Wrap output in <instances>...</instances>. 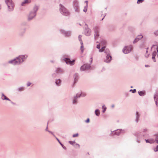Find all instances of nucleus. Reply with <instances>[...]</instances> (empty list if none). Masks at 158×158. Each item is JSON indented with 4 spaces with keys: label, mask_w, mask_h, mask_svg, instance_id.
Wrapping results in <instances>:
<instances>
[{
    "label": "nucleus",
    "mask_w": 158,
    "mask_h": 158,
    "mask_svg": "<svg viewBox=\"0 0 158 158\" xmlns=\"http://www.w3.org/2000/svg\"><path fill=\"white\" fill-rule=\"evenodd\" d=\"M24 57L23 56H19L14 60L9 61V63H12L14 64H19L23 61Z\"/></svg>",
    "instance_id": "obj_1"
},
{
    "label": "nucleus",
    "mask_w": 158,
    "mask_h": 158,
    "mask_svg": "<svg viewBox=\"0 0 158 158\" xmlns=\"http://www.w3.org/2000/svg\"><path fill=\"white\" fill-rule=\"evenodd\" d=\"M5 2L7 5L9 10L10 11L13 10L14 7V5L12 0H5Z\"/></svg>",
    "instance_id": "obj_2"
},
{
    "label": "nucleus",
    "mask_w": 158,
    "mask_h": 158,
    "mask_svg": "<svg viewBox=\"0 0 158 158\" xmlns=\"http://www.w3.org/2000/svg\"><path fill=\"white\" fill-rule=\"evenodd\" d=\"M34 11L33 12H31L29 15L28 18V19L29 20L31 19L35 15V12L37 10L38 7L37 6H35L34 7Z\"/></svg>",
    "instance_id": "obj_3"
},
{
    "label": "nucleus",
    "mask_w": 158,
    "mask_h": 158,
    "mask_svg": "<svg viewBox=\"0 0 158 158\" xmlns=\"http://www.w3.org/2000/svg\"><path fill=\"white\" fill-rule=\"evenodd\" d=\"M132 49V47L131 46H129L125 47L124 48L123 50V52L127 54L129 53Z\"/></svg>",
    "instance_id": "obj_4"
},
{
    "label": "nucleus",
    "mask_w": 158,
    "mask_h": 158,
    "mask_svg": "<svg viewBox=\"0 0 158 158\" xmlns=\"http://www.w3.org/2000/svg\"><path fill=\"white\" fill-rule=\"evenodd\" d=\"M60 9L61 13L64 15L67 16L69 15V12L68 10L63 6H61Z\"/></svg>",
    "instance_id": "obj_5"
},
{
    "label": "nucleus",
    "mask_w": 158,
    "mask_h": 158,
    "mask_svg": "<svg viewBox=\"0 0 158 158\" xmlns=\"http://www.w3.org/2000/svg\"><path fill=\"white\" fill-rule=\"evenodd\" d=\"M64 60L67 64H69L71 65H73L74 64L75 60L71 61L70 59L66 58Z\"/></svg>",
    "instance_id": "obj_6"
},
{
    "label": "nucleus",
    "mask_w": 158,
    "mask_h": 158,
    "mask_svg": "<svg viewBox=\"0 0 158 158\" xmlns=\"http://www.w3.org/2000/svg\"><path fill=\"white\" fill-rule=\"evenodd\" d=\"M90 68V66L89 65L85 64L81 67V70L83 71L86 69H89Z\"/></svg>",
    "instance_id": "obj_7"
},
{
    "label": "nucleus",
    "mask_w": 158,
    "mask_h": 158,
    "mask_svg": "<svg viewBox=\"0 0 158 158\" xmlns=\"http://www.w3.org/2000/svg\"><path fill=\"white\" fill-rule=\"evenodd\" d=\"M112 60V57L109 55H107L106 56V59H105L104 61L106 63L109 62Z\"/></svg>",
    "instance_id": "obj_8"
},
{
    "label": "nucleus",
    "mask_w": 158,
    "mask_h": 158,
    "mask_svg": "<svg viewBox=\"0 0 158 158\" xmlns=\"http://www.w3.org/2000/svg\"><path fill=\"white\" fill-rule=\"evenodd\" d=\"M154 99L156 105H158V94L156 93L154 96Z\"/></svg>",
    "instance_id": "obj_9"
},
{
    "label": "nucleus",
    "mask_w": 158,
    "mask_h": 158,
    "mask_svg": "<svg viewBox=\"0 0 158 158\" xmlns=\"http://www.w3.org/2000/svg\"><path fill=\"white\" fill-rule=\"evenodd\" d=\"M143 37V36L142 35H139L138 36V37L133 42L134 43H135L137 42L139 39L142 38Z\"/></svg>",
    "instance_id": "obj_10"
},
{
    "label": "nucleus",
    "mask_w": 158,
    "mask_h": 158,
    "mask_svg": "<svg viewBox=\"0 0 158 158\" xmlns=\"http://www.w3.org/2000/svg\"><path fill=\"white\" fill-rule=\"evenodd\" d=\"M85 33L86 35H89L90 33V30L88 28H86L85 30Z\"/></svg>",
    "instance_id": "obj_11"
},
{
    "label": "nucleus",
    "mask_w": 158,
    "mask_h": 158,
    "mask_svg": "<svg viewBox=\"0 0 158 158\" xmlns=\"http://www.w3.org/2000/svg\"><path fill=\"white\" fill-rule=\"evenodd\" d=\"M31 2V0H25L22 2L21 5L22 6H23L25 4L29 3H30Z\"/></svg>",
    "instance_id": "obj_12"
},
{
    "label": "nucleus",
    "mask_w": 158,
    "mask_h": 158,
    "mask_svg": "<svg viewBox=\"0 0 158 158\" xmlns=\"http://www.w3.org/2000/svg\"><path fill=\"white\" fill-rule=\"evenodd\" d=\"M80 96V95H77L76 97H74L73 101V104H76L77 102V98L78 97H79Z\"/></svg>",
    "instance_id": "obj_13"
},
{
    "label": "nucleus",
    "mask_w": 158,
    "mask_h": 158,
    "mask_svg": "<svg viewBox=\"0 0 158 158\" xmlns=\"http://www.w3.org/2000/svg\"><path fill=\"white\" fill-rule=\"evenodd\" d=\"M2 98L3 100H6L10 101V100L8 98H7L5 95H4L3 94H2Z\"/></svg>",
    "instance_id": "obj_14"
},
{
    "label": "nucleus",
    "mask_w": 158,
    "mask_h": 158,
    "mask_svg": "<svg viewBox=\"0 0 158 158\" xmlns=\"http://www.w3.org/2000/svg\"><path fill=\"white\" fill-rule=\"evenodd\" d=\"M63 71L60 68H58L56 70V73H62Z\"/></svg>",
    "instance_id": "obj_15"
},
{
    "label": "nucleus",
    "mask_w": 158,
    "mask_h": 158,
    "mask_svg": "<svg viewBox=\"0 0 158 158\" xmlns=\"http://www.w3.org/2000/svg\"><path fill=\"white\" fill-rule=\"evenodd\" d=\"M81 52H83V50H84V47H83V43H82V42H81Z\"/></svg>",
    "instance_id": "obj_16"
},
{
    "label": "nucleus",
    "mask_w": 158,
    "mask_h": 158,
    "mask_svg": "<svg viewBox=\"0 0 158 158\" xmlns=\"http://www.w3.org/2000/svg\"><path fill=\"white\" fill-rule=\"evenodd\" d=\"M95 114L97 115H98L100 114V111L98 109H97L95 110Z\"/></svg>",
    "instance_id": "obj_17"
},
{
    "label": "nucleus",
    "mask_w": 158,
    "mask_h": 158,
    "mask_svg": "<svg viewBox=\"0 0 158 158\" xmlns=\"http://www.w3.org/2000/svg\"><path fill=\"white\" fill-rule=\"evenodd\" d=\"M106 44V42L105 40H103L102 41L101 43H100V45H105Z\"/></svg>",
    "instance_id": "obj_18"
},
{
    "label": "nucleus",
    "mask_w": 158,
    "mask_h": 158,
    "mask_svg": "<svg viewBox=\"0 0 158 158\" xmlns=\"http://www.w3.org/2000/svg\"><path fill=\"white\" fill-rule=\"evenodd\" d=\"M105 48V46H103V47H102V48L99 50V52H103L104 50V49Z\"/></svg>",
    "instance_id": "obj_19"
},
{
    "label": "nucleus",
    "mask_w": 158,
    "mask_h": 158,
    "mask_svg": "<svg viewBox=\"0 0 158 158\" xmlns=\"http://www.w3.org/2000/svg\"><path fill=\"white\" fill-rule=\"evenodd\" d=\"M60 82V79H58L56 80V83L57 85L59 84Z\"/></svg>",
    "instance_id": "obj_20"
},
{
    "label": "nucleus",
    "mask_w": 158,
    "mask_h": 158,
    "mask_svg": "<svg viewBox=\"0 0 158 158\" xmlns=\"http://www.w3.org/2000/svg\"><path fill=\"white\" fill-rule=\"evenodd\" d=\"M139 94L140 96H143V95L144 94L143 92L142 91L139 92Z\"/></svg>",
    "instance_id": "obj_21"
},
{
    "label": "nucleus",
    "mask_w": 158,
    "mask_h": 158,
    "mask_svg": "<svg viewBox=\"0 0 158 158\" xmlns=\"http://www.w3.org/2000/svg\"><path fill=\"white\" fill-rule=\"evenodd\" d=\"M78 136V133H77L75 134H74L73 135V137H77Z\"/></svg>",
    "instance_id": "obj_22"
},
{
    "label": "nucleus",
    "mask_w": 158,
    "mask_h": 158,
    "mask_svg": "<svg viewBox=\"0 0 158 158\" xmlns=\"http://www.w3.org/2000/svg\"><path fill=\"white\" fill-rule=\"evenodd\" d=\"M143 1V0H138L137 2V3L139 4L140 2H142Z\"/></svg>",
    "instance_id": "obj_23"
},
{
    "label": "nucleus",
    "mask_w": 158,
    "mask_h": 158,
    "mask_svg": "<svg viewBox=\"0 0 158 158\" xmlns=\"http://www.w3.org/2000/svg\"><path fill=\"white\" fill-rule=\"evenodd\" d=\"M156 143H158V135H156Z\"/></svg>",
    "instance_id": "obj_24"
},
{
    "label": "nucleus",
    "mask_w": 158,
    "mask_h": 158,
    "mask_svg": "<svg viewBox=\"0 0 158 158\" xmlns=\"http://www.w3.org/2000/svg\"><path fill=\"white\" fill-rule=\"evenodd\" d=\"M69 143H70V144H73L74 143H75V142H74V141H69Z\"/></svg>",
    "instance_id": "obj_25"
},
{
    "label": "nucleus",
    "mask_w": 158,
    "mask_h": 158,
    "mask_svg": "<svg viewBox=\"0 0 158 158\" xmlns=\"http://www.w3.org/2000/svg\"><path fill=\"white\" fill-rule=\"evenodd\" d=\"M146 141L147 143L150 142L151 143H152L154 142L153 140L151 141V142H149L148 140H146Z\"/></svg>",
    "instance_id": "obj_26"
},
{
    "label": "nucleus",
    "mask_w": 158,
    "mask_h": 158,
    "mask_svg": "<svg viewBox=\"0 0 158 158\" xmlns=\"http://www.w3.org/2000/svg\"><path fill=\"white\" fill-rule=\"evenodd\" d=\"M81 37H82V36L81 35H79L78 36V38L80 41H81Z\"/></svg>",
    "instance_id": "obj_27"
},
{
    "label": "nucleus",
    "mask_w": 158,
    "mask_h": 158,
    "mask_svg": "<svg viewBox=\"0 0 158 158\" xmlns=\"http://www.w3.org/2000/svg\"><path fill=\"white\" fill-rule=\"evenodd\" d=\"M155 151H158V145L156 147V148L154 149Z\"/></svg>",
    "instance_id": "obj_28"
},
{
    "label": "nucleus",
    "mask_w": 158,
    "mask_h": 158,
    "mask_svg": "<svg viewBox=\"0 0 158 158\" xmlns=\"http://www.w3.org/2000/svg\"><path fill=\"white\" fill-rule=\"evenodd\" d=\"M137 118L136 119V121H137V122L138 121V118L139 117V116L138 115V112L137 113Z\"/></svg>",
    "instance_id": "obj_29"
},
{
    "label": "nucleus",
    "mask_w": 158,
    "mask_h": 158,
    "mask_svg": "<svg viewBox=\"0 0 158 158\" xmlns=\"http://www.w3.org/2000/svg\"><path fill=\"white\" fill-rule=\"evenodd\" d=\"M89 122V118H88L87 120L85 121V122L87 123H88Z\"/></svg>",
    "instance_id": "obj_30"
},
{
    "label": "nucleus",
    "mask_w": 158,
    "mask_h": 158,
    "mask_svg": "<svg viewBox=\"0 0 158 158\" xmlns=\"http://www.w3.org/2000/svg\"><path fill=\"white\" fill-rule=\"evenodd\" d=\"M83 11L85 12H86L87 11V8H86L85 7L83 10Z\"/></svg>",
    "instance_id": "obj_31"
},
{
    "label": "nucleus",
    "mask_w": 158,
    "mask_h": 158,
    "mask_svg": "<svg viewBox=\"0 0 158 158\" xmlns=\"http://www.w3.org/2000/svg\"><path fill=\"white\" fill-rule=\"evenodd\" d=\"M99 36V35L98 34V33H96V34L95 35V37H98Z\"/></svg>",
    "instance_id": "obj_32"
},
{
    "label": "nucleus",
    "mask_w": 158,
    "mask_h": 158,
    "mask_svg": "<svg viewBox=\"0 0 158 158\" xmlns=\"http://www.w3.org/2000/svg\"><path fill=\"white\" fill-rule=\"evenodd\" d=\"M100 45H99V44L97 46V48H98V49L100 48Z\"/></svg>",
    "instance_id": "obj_33"
},
{
    "label": "nucleus",
    "mask_w": 158,
    "mask_h": 158,
    "mask_svg": "<svg viewBox=\"0 0 158 158\" xmlns=\"http://www.w3.org/2000/svg\"><path fill=\"white\" fill-rule=\"evenodd\" d=\"M31 83L28 82L27 84V86H29L31 85Z\"/></svg>",
    "instance_id": "obj_34"
},
{
    "label": "nucleus",
    "mask_w": 158,
    "mask_h": 158,
    "mask_svg": "<svg viewBox=\"0 0 158 158\" xmlns=\"http://www.w3.org/2000/svg\"><path fill=\"white\" fill-rule=\"evenodd\" d=\"M131 90L132 91V92L133 93H135L136 92V89H134V90Z\"/></svg>",
    "instance_id": "obj_35"
},
{
    "label": "nucleus",
    "mask_w": 158,
    "mask_h": 158,
    "mask_svg": "<svg viewBox=\"0 0 158 158\" xmlns=\"http://www.w3.org/2000/svg\"><path fill=\"white\" fill-rule=\"evenodd\" d=\"M155 34L157 35H158V31H156L155 33Z\"/></svg>",
    "instance_id": "obj_36"
},
{
    "label": "nucleus",
    "mask_w": 158,
    "mask_h": 158,
    "mask_svg": "<svg viewBox=\"0 0 158 158\" xmlns=\"http://www.w3.org/2000/svg\"><path fill=\"white\" fill-rule=\"evenodd\" d=\"M56 139H57V140H58V142L61 144V145H62V144L60 143V141L57 138H56Z\"/></svg>",
    "instance_id": "obj_37"
},
{
    "label": "nucleus",
    "mask_w": 158,
    "mask_h": 158,
    "mask_svg": "<svg viewBox=\"0 0 158 158\" xmlns=\"http://www.w3.org/2000/svg\"><path fill=\"white\" fill-rule=\"evenodd\" d=\"M152 59H154V61H155V57H154V56H153L152 57Z\"/></svg>",
    "instance_id": "obj_38"
},
{
    "label": "nucleus",
    "mask_w": 158,
    "mask_h": 158,
    "mask_svg": "<svg viewBox=\"0 0 158 158\" xmlns=\"http://www.w3.org/2000/svg\"><path fill=\"white\" fill-rule=\"evenodd\" d=\"M23 88H21L19 89L20 90H23Z\"/></svg>",
    "instance_id": "obj_39"
},
{
    "label": "nucleus",
    "mask_w": 158,
    "mask_h": 158,
    "mask_svg": "<svg viewBox=\"0 0 158 158\" xmlns=\"http://www.w3.org/2000/svg\"><path fill=\"white\" fill-rule=\"evenodd\" d=\"M102 109H106V107H105V106H103V107H102Z\"/></svg>",
    "instance_id": "obj_40"
},
{
    "label": "nucleus",
    "mask_w": 158,
    "mask_h": 158,
    "mask_svg": "<svg viewBox=\"0 0 158 158\" xmlns=\"http://www.w3.org/2000/svg\"><path fill=\"white\" fill-rule=\"evenodd\" d=\"M105 110H106V109H103V111H102L104 113L105 111Z\"/></svg>",
    "instance_id": "obj_41"
},
{
    "label": "nucleus",
    "mask_w": 158,
    "mask_h": 158,
    "mask_svg": "<svg viewBox=\"0 0 158 158\" xmlns=\"http://www.w3.org/2000/svg\"><path fill=\"white\" fill-rule=\"evenodd\" d=\"M156 52H153V54H154H154H155V55H156Z\"/></svg>",
    "instance_id": "obj_42"
},
{
    "label": "nucleus",
    "mask_w": 158,
    "mask_h": 158,
    "mask_svg": "<svg viewBox=\"0 0 158 158\" xmlns=\"http://www.w3.org/2000/svg\"><path fill=\"white\" fill-rule=\"evenodd\" d=\"M120 130H117V133H118V132H120Z\"/></svg>",
    "instance_id": "obj_43"
},
{
    "label": "nucleus",
    "mask_w": 158,
    "mask_h": 158,
    "mask_svg": "<svg viewBox=\"0 0 158 158\" xmlns=\"http://www.w3.org/2000/svg\"><path fill=\"white\" fill-rule=\"evenodd\" d=\"M148 56H149V55L148 54H147V55L146 54V55H145V56L146 57H148Z\"/></svg>",
    "instance_id": "obj_44"
},
{
    "label": "nucleus",
    "mask_w": 158,
    "mask_h": 158,
    "mask_svg": "<svg viewBox=\"0 0 158 158\" xmlns=\"http://www.w3.org/2000/svg\"><path fill=\"white\" fill-rule=\"evenodd\" d=\"M156 50H157V52H158V47H156Z\"/></svg>",
    "instance_id": "obj_45"
},
{
    "label": "nucleus",
    "mask_w": 158,
    "mask_h": 158,
    "mask_svg": "<svg viewBox=\"0 0 158 158\" xmlns=\"http://www.w3.org/2000/svg\"><path fill=\"white\" fill-rule=\"evenodd\" d=\"M155 46L154 45L152 46V49Z\"/></svg>",
    "instance_id": "obj_46"
},
{
    "label": "nucleus",
    "mask_w": 158,
    "mask_h": 158,
    "mask_svg": "<svg viewBox=\"0 0 158 158\" xmlns=\"http://www.w3.org/2000/svg\"><path fill=\"white\" fill-rule=\"evenodd\" d=\"M147 49H148V48H147ZM147 50H148V49H147V51H146V53H147V52H148Z\"/></svg>",
    "instance_id": "obj_47"
},
{
    "label": "nucleus",
    "mask_w": 158,
    "mask_h": 158,
    "mask_svg": "<svg viewBox=\"0 0 158 158\" xmlns=\"http://www.w3.org/2000/svg\"><path fill=\"white\" fill-rule=\"evenodd\" d=\"M148 65H145V66H146V67H148Z\"/></svg>",
    "instance_id": "obj_48"
},
{
    "label": "nucleus",
    "mask_w": 158,
    "mask_h": 158,
    "mask_svg": "<svg viewBox=\"0 0 158 158\" xmlns=\"http://www.w3.org/2000/svg\"><path fill=\"white\" fill-rule=\"evenodd\" d=\"M85 96V94L84 95H83V96Z\"/></svg>",
    "instance_id": "obj_49"
},
{
    "label": "nucleus",
    "mask_w": 158,
    "mask_h": 158,
    "mask_svg": "<svg viewBox=\"0 0 158 158\" xmlns=\"http://www.w3.org/2000/svg\"><path fill=\"white\" fill-rule=\"evenodd\" d=\"M91 59V61H92V58Z\"/></svg>",
    "instance_id": "obj_50"
}]
</instances>
